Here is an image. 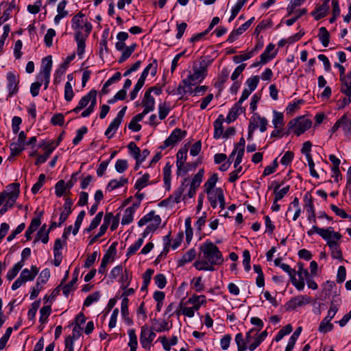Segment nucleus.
Returning a JSON list of instances; mask_svg holds the SVG:
<instances>
[{
	"mask_svg": "<svg viewBox=\"0 0 351 351\" xmlns=\"http://www.w3.org/2000/svg\"><path fill=\"white\" fill-rule=\"evenodd\" d=\"M23 267V265L22 262H18L16 263L13 267L8 271L6 275L7 279L10 281L13 280Z\"/></svg>",
	"mask_w": 351,
	"mask_h": 351,
	"instance_id": "nucleus-50",
	"label": "nucleus"
},
{
	"mask_svg": "<svg viewBox=\"0 0 351 351\" xmlns=\"http://www.w3.org/2000/svg\"><path fill=\"white\" fill-rule=\"evenodd\" d=\"M145 237H143V234L142 235V237L141 238H139L136 242L135 243H134L133 245H130L129 247V248L128 249V252H127V254H126V256H130L132 255H133L134 254L136 253V252L141 247V246L142 245L143 243V241H144V239Z\"/></svg>",
	"mask_w": 351,
	"mask_h": 351,
	"instance_id": "nucleus-54",
	"label": "nucleus"
},
{
	"mask_svg": "<svg viewBox=\"0 0 351 351\" xmlns=\"http://www.w3.org/2000/svg\"><path fill=\"white\" fill-rule=\"evenodd\" d=\"M66 69V63H62L55 71L53 84L56 86H58L64 80Z\"/></svg>",
	"mask_w": 351,
	"mask_h": 351,
	"instance_id": "nucleus-27",
	"label": "nucleus"
},
{
	"mask_svg": "<svg viewBox=\"0 0 351 351\" xmlns=\"http://www.w3.org/2000/svg\"><path fill=\"white\" fill-rule=\"evenodd\" d=\"M115 169L118 173H123L128 168V162L125 159H119L115 163Z\"/></svg>",
	"mask_w": 351,
	"mask_h": 351,
	"instance_id": "nucleus-64",
	"label": "nucleus"
},
{
	"mask_svg": "<svg viewBox=\"0 0 351 351\" xmlns=\"http://www.w3.org/2000/svg\"><path fill=\"white\" fill-rule=\"evenodd\" d=\"M96 99L97 91L93 89L86 95L82 97L77 106L73 109V111L75 112L80 111L82 109L87 106L89 103L90 104L89 106H95Z\"/></svg>",
	"mask_w": 351,
	"mask_h": 351,
	"instance_id": "nucleus-10",
	"label": "nucleus"
},
{
	"mask_svg": "<svg viewBox=\"0 0 351 351\" xmlns=\"http://www.w3.org/2000/svg\"><path fill=\"white\" fill-rule=\"evenodd\" d=\"M312 125L311 119L305 116H300L291 119L287 125L288 131L293 132L298 136L304 133Z\"/></svg>",
	"mask_w": 351,
	"mask_h": 351,
	"instance_id": "nucleus-7",
	"label": "nucleus"
},
{
	"mask_svg": "<svg viewBox=\"0 0 351 351\" xmlns=\"http://www.w3.org/2000/svg\"><path fill=\"white\" fill-rule=\"evenodd\" d=\"M304 208L309 213H315L313 202L311 195L306 193L304 197Z\"/></svg>",
	"mask_w": 351,
	"mask_h": 351,
	"instance_id": "nucleus-57",
	"label": "nucleus"
},
{
	"mask_svg": "<svg viewBox=\"0 0 351 351\" xmlns=\"http://www.w3.org/2000/svg\"><path fill=\"white\" fill-rule=\"evenodd\" d=\"M235 342L237 345L238 351H245L248 349L246 337H244L242 333H238L236 335Z\"/></svg>",
	"mask_w": 351,
	"mask_h": 351,
	"instance_id": "nucleus-40",
	"label": "nucleus"
},
{
	"mask_svg": "<svg viewBox=\"0 0 351 351\" xmlns=\"http://www.w3.org/2000/svg\"><path fill=\"white\" fill-rule=\"evenodd\" d=\"M280 184H277L274 189L275 194V202L282 199L289 191V186H287L278 191Z\"/></svg>",
	"mask_w": 351,
	"mask_h": 351,
	"instance_id": "nucleus-48",
	"label": "nucleus"
},
{
	"mask_svg": "<svg viewBox=\"0 0 351 351\" xmlns=\"http://www.w3.org/2000/svg\"><path fill=\"white\" fill-rule=\"evenodd\" d=\"M250 27L248 24L246 23L241 25L238 29L233 30L231 34L229 35L227 41L229 43H232L234 41L237 37L242 34L245 31H246Z\"/></svg>",
	"mask_w": 351,
	"mask_h": 351,
	"instance_id": "nucleus-34",
	"label": "nucleus"
},
{
	"mask_svg": "<svg viewBox=\"0 0 351 351\" xmlns=\"http://www.w3.org/2000/svg\"><path fill=\"white\" fill-rule=\"evenodd\" d=\"M103 217V212H99L95 218L91 221L90 224L89 225L88 228H86L87 232H91L94 229H95L99 224L100 223L101 219Z\"/></svg>",
	"mask_w": 351,
	"mask_h": 351,
	"instance_id": "nucleus-59",
	"label": "nucleus"
},
{
	"mask_svg": "<svg viewBox=\"0 0 351 351\" xmlns=\"http://www.w3.org/2000/svg\"><path fill=\"white\" fill-rule=\"evenodd\" d=\"M318 37L322 45L325 47H328L330 42V34L325 27L319 29Z\"/></svg>",
	"mask_w": 351,
	"mask_h": 351,
	"instance_id": "nucleus-38",
	"label": "nucleus"
},
{
	"mask_svg": "<svg viewBox=\"0 0 351 351\" xmlns=\"http://www.w3.org/2000/svg\"><path fill=\"white\" fill-rule=\"evenodd\" d=\"M186 181V179L184 180V182H183L181 184V186L173 193V195H170L169 198L163 202L162 203L168 201L172 203H179L181 201V197L182 195V193L184 191V186H185V182Z\"/></svg>",
	"mask_w": 351,
	"mask_h": 351,
	"instance_id": "nucleus-26",
	"label": "nucleus"
},
{
	"mask_svg": "<svg viewBox=\"0 0 351 351\" xmlns=\"http://www.w3.org/2000/svg\"><path fill=\"white\" fill-rule=\"evenodd\" d=\"M128 148L129 149L130 154L134 158V159H138V157H140V152L141 149L134 142H130L128 145Z\"/></svg>",
	"mask_w": 351,
	"mask_h": 351,
	"instance_id": "nucleus-60",
	"label": "nucleus"
},
{
	"mask_svg": "<svg viewBox=\"0 0 351 351\" xmlns=\"http://www.w3.org/2000/svg\"><path fill=\"white\" fill-rule=\"evenodd\" d=\"M332 227H328L327 228H321L314 225L311 229L307 231L308 236H312L313 234H318L322 239H327L328 234L332 231Z\"/></svg>",
	"mask_w": 351,
	"mask_h": 351,
	"instance_id": "nucleus-24",
	"label": "nucleus"
},
{
	"mask_svg": "<svg viewBox=\"0 0 351 351\" xmlns=\"http://www.w3.org/2000/svg\"><path fill=\"white\" fill-rule=\"evenodd\" d=\"M128 335L130 337V341L128 343V346L130 348V351H136L138 341L135 330L134 329L129 330Z\"/></svg>",
	"mask_w": 351,
	"mask_h": 351,
	"instance_id": "nucleus-51",
	"label": "nucleus"
},
{
	"mask_svg": "<svg viewBox=\"0 0 351 351\" xmlns=\"http://www.w3.org/2000/svg\"><path fill=\"white\" fill-rule=\"evenodd\" d=\"M205 192L207 193L210 206L213 208H216L217 206V200L219 199V189H213L212 191H206Z\"/></svg>",
	"mask_w": 351,
	"mask_h": 351,
	"instance_id": "nucleus-39",
	"label": "nucleus"
},
{
	"mask_svg": "<svg viewBox=\"0 0 351 351\" xmlns=\"http://www.w3.org/2000/svg\"><path fill=\"white\" fill-rule=\"evenodd\" d=\"M218 181L217 173H214L204 184V191H212Z\"/></svg>",
	"mask_w": 351,
	"mask_h": 351,
	"instance_id": "nucleus-58",
	"label": "nucleus"
},
{
	"mask_svg": "<svg viewBox=\"0 0 351 351\" xmlns=\"http://www.w3.org/2000/svg\"><path fill=\"white\" fill-rule=\"evenodd\" d=\"M272 123L275 128H281L284 125V116L282 113L274 111Z\"/></svg>",
	"mask_w": 351,
	"mask_h": 351,
	"instance_id": "nucleus-55",
	"label": "nucleus"
},
{
	"mask_svg": "<svg viewBox=\"0 0 351 351\" xmlns=\"http://www.w3.org/2000/svg\"><path fill=\"white\" fill-rule=\"evenodd\" d=\"M153 330L158 332L163 331H169L172 328V324L169 323L165 320H159L156 318L152 319Z\"/></svg>",
	"mask_w": 351,
	"mask_h": 351,
	"instance_id": "nucleus-20",
	"label": "nucleus"
},
{
	"mask_svg": "<svg viewBox=\"0 0 351 351\" xmlns=\"http://www.w3.org/2000/svg\"><path fill=\"white\" fill-rule=\"evenodd\" d=\"M71 27L75 31V37L88 36L92 31V24L84 14L80 12L71 19Z\"/></svg>",
	"mask_w": 351,
	"mask_h": 351,
	"instance_id": "nucleus-4",
	"label": "nucleus"
},
{
	"mask_svg": "<svg viewBox=\"0 0 351 351\" xmlns=\"http://www.w3.org/2000/svg\"><path fill=\"white\" fill-rule=\"evenodd\" d=\"M150 330L148 328V327L145 325L141 327V335H140V341L142 345V346L144 348H147V336L149 333Z\"/></svg>",
	"mask_w": 351,
	"mask_h": 351,
	"instance_id": "nucleus-62",
	"label": "nucleus"
},
{
	"mask_svg": "<svg viewBox=\"0 0 351 351\" xmlns=\"http://www.w3.org/2000/svg\"><path fill=\"white\" fill-rule=\"evenodd\" d=\"M128 179L121 177L119 180H111L106 187V189L109 191H112L116 189L123 186L125 184H128Z\"/></svg>",
	"mask_w": 351,
	"mask_h": 351,
	"instance_id": "nucleus-32",
	"label": "nucleus"
},
{
	"mask_svg": "<svg viewBox=\"0 0 351 351\" xmlns=\"http://www.w3.org/2000/svg\"><path fill=\"white\" fill-rule=\"evenodd\" d=\"M77 278H78V271L75 270L73 274L72 280L68 284L65 285L62 288L63 293L66 296H67L70 293V292L74 289L73 288V287L74 284L76 283V282L77 280Z\"/></svg>",
	"mask_w": 351,
	"mask_h": 351,
	"instance_id": "nucleus-45",
	"label": "nucleus"
},
{
	"mask_svg": "<svg viewBox=\"0 0 351 351\" xmlns=\"http://www.w3.org/2000/svg\"><path fill=\"white\" fill-rule=\"evenodd\" d=\"M206 302V298L204 295H193L189 298L186 302V304H192L193 309L196 311L199 310L200 306Z\"/></svg>",
	"mask_w": 351,
	"mask_h": 351,
	"instance_id": "nucleus-31",
	"label": "nucleus"
},
{
	"mask_svg": "<svg viewBox=\"0 0 351 351\" xmlns=\"http://www.w3.org/2000/svg\"><path fill=\"white\" fill-rule=\"evenodd\" d=\"M50 277V271L48 268L44 269L40 273L37 279L36 283L40 285L45 284Z\"/></svg>",
	"mask_w": 351,
	"mask_h": 351,
	"instance_id": "nucleus-63",
	"label": "nucleus"
},
{
	"mask_svg": "<svg viewBox=\"0 0 351 351\" xmlns=\"http://www.w3.org/2000/svg\"><path fill=\"white\" fill-rule=\"evenodd\" d=\"M52 64L51 56H47L42 60L40 72L36 76V81L32 84L30 88H40L43 85L44 88L48 87Z\"/></svg>",
	"mask_w": 351,
	"mask_h": 351,
	"instance_id": "nucleus-3",
	"label": "nucleus"
},
{
	"mask_svg": "<svg viewBox=\"0 0 351 351\" xmlns=\"http://www.w3.org/2000/svg\"><path fill=\"white\" fill-rule=\"evenodd\" d=\"M73 205V202L70 198L65 199V203L64 204V210L62 212L59 219L58 226H60L68 218L69 215L71 213V206Z\"/></svg>",
	"mask_w": 351,
	"mask_h": 351,
	"instance_id": "nucleus-21",
	"label": "nucleus"
},
{
	"mask_svg": "<svg viewBox=\"0 0 351 351\" xmlns=\"http://www.w3.org/2000/svg\"><path fill=\"white\" fill-rule=\"evenodd\" d=\"M329 10V5L327 1H324L323 3L316 8L312 12L313 16L315 20H319L324 17Z\"/></svg>",
	"mask_w": 351,
	"mask_h": 351,
	"instance_id": "nucleus-23",
	"label": "nucleus"
},
{
	"mask_svg": "<svg viewBox=\"0 0 351 351\" xmlns=\"http://www.w3.org/2000/svg\"><path fill=\"white\" fill-rule=\"evenodd\" d=\"M219 23V18L218 16H215L213 19L211 23H210L208 27L203 32L197 34L194 36H193L190 38L191 43H195L197 41L200 40L202 38H203L206 35H207L212 29L213 28L217 25Z\"/></svg>",
	"mask_w": 351,
	"mask_h": 351,
	"instance_id": "nucleus-19",
	"label": "nucleus"
},
{
	"mask_svg": "<svg viewBox=\"0 0 351 351\" xmlns=\"http://www.w3.org/2000/svg\"><path fill=\"white\" fill-rule=\"evenodd\" d=\"M112 249L114 250V247H113V245H111L109 247L108 251L104 254V257L102 258L100 267L98 269V272L99 274H104L105 273L107 265L110 262V256H111L110 253V250H112Z\"/></svg>",
	"mask_w": 351,
	"mask_h": 351,
	"instance_id": "nucleus-46",
	"label": "nucleus"
},
{
	"mask_svg": "<svg viewBox=\"0 0 351 351\" xmlns=\"http://www.w3.org/2000/svg\"><path fill=\"white\" fill-rule=\"evenodd\" d=\"M311 302V299L309 296L306 295H300L291 298L287 304V310H294L297 307L304 306L309 304Z\"/></svg>",
	"mask_w": 351,
	"mask_h": 351,
	"instance_id": "nucleus-12",
	"label": "nucleus"
},
{
	"mask_svg": "<svg viewBox=\"0 0 351 351\" xmlns=\"http://www.w3.org/2000/svg\"><path fill=\"white\" fill-rule=\"evenodd\" d=\"M40 219L38 217L32 219L30 225L25 232V237L27 240L31 239V234L34 233L40 225Z\"/></svg>",
	"mask_w": 351,
	"mask_h": 351,
	"instance_id": "nucleus-36",
	"label": "nucleus"
},
{
	"mask_svg": "<svg viewBox=\"0 0 351 351\" xmlns=\"http://www.w3.org/2000/svg\"><path fill=\"white\" fill-rule=\"evenodd\" d=\"M188 149L185 146L180 149L176 154L177 174L185 175L188 171H191L197 167V163H186Z\"/></svg>",
	"mask_w": 351,
	"mask_h": 351,
	"instance_id": "nucleus-6",
	"label": "nucleus"
},
{
	"mask_svg": "<svg viewBox=\"0 0 351 351\" xmlns=\"http://www.w3.org/2000/svg\"><path fill=\"white\" fill-rule=\"evenodd\" d=\"M142 103L144 106V110H147L148 112L154 110L155 101L154 98L151 96L150 90L145 92Z\"/></svg>",
	"mask_w": 351,
	"mask_h": 351,
	"instance_id": "nucleus-28",
	"label": "nucleus"
},
{
	"mask_svg": "<svg viewBox=\"0 0 351 351\" xmlns=\"http://www.w3.org/2000/svg\"><path fill=\"white\" fill-rule=\"evenodd\" d=\"M245 139L242 137L240 138L239 143L237 144V147L233 150L232 154L230 155V157L234 155L236 152H237V155L234 161V168H237V166H239L241 161L242 158L245 152Z\"/></svg>",
	"mask_w": 351,
	"mask_h": 351,
	"instance_id": "nucleus-16",
	"label": "nucleus"
},
{
	"mask_svg": "<svg viewBox=\"0 0 351 351\" xmlns=\"http://www.w3.org/2000/svg\"><path fill=\"white\" fill-rule=\"evenodd\" d=\"M2 193H5V198H12V195L16 194V199L20 193V184L19 183H12L6 186V190Z\"/></svg>",
	"mask_w": 351,
	"mask_h": 351,
	"instance_id": "nucleus-25",
	"label": "nucleus"
},
{
	"mask_svg": "<svg viewBox=\"0 0 351 351\" xmlns=\"http://www.w3.org/2000/svg\"><path fill=\"white\" fill-rule=\"evenodd\" d=\"M66 186L64 180H59L55 185V193L57 197H60L66 194Z\"/></svg>",
	"mask_w": 351,
	"mask_h": 351,
	"instance_id": "nucleus-47",
	"label": "nucleus"
},
{
	"mask_svg": "<svg viewBox=\"0 0 351 351\" xmlns=\"http://www.w3.org/2000/svg\"><path fill=\"white\" fill-rule=\"evenodd\" d=\"M186 134V132L185 130L179 128L175 129L170 136L164 141L163 145H161L160 148L164 149L169 146L173 145L183 138Z\"/></svg>",
	"mask_w": 351,
	"mask_h": 351,
	"instance_id": "nucleus-11",
	"label": "nucleus"
},
{
	"mask_svg": "<svg viewBox=\"0 0 351 351\" xmlns=\"http://www.w3.org/2000/svg\"><path fill=\"white\" fill-rule=\"evenodd\" d=\"M341 237V234L338 232H334L333 228H332V231L328 234L327 239H324L326 241L331 252L340 249L338 241Z\"/></svg>",
	"mask_w": 351,
	"mask_h": 351,
	"instance_id": "nucleus-15",
	"label": "nucleus"
},
{
	"mask_svg": "<svg viewBox=\"0 0 351 351\" xmlns=\"http://www.w3.org/2000/svg\"><path fill=\"white\" fill-rule=\"evenodd\" d=\"M121 121H119L116 119H114L109 125L108 128L106 130L105 135L108 136V138H112L114 133L118 129L121 124Z\"/></svg>",
	"mask_w": 351,
	"mask_h": 351,
	"instance_id": "nucleus-52",
	"label": "nucleus"
},
{
	"mask_svg": "<svg viewBox=\"0 0 351 351\" xmlns=\"http://www.w3.org/2000/svg\"><path fill=\"white\" fill-rule=\"evenodd\" d=\"M337 311L338 306L332 301L330 303L327 316L324 317L319 324L318 330L320 332L325 334L333 329V324L330 323V321L335 317Z\"/></svg>",
	"mask_w": 351,
	"mask_h": 351,
	"instance_id": "nucleus-8",
	"label": "nucleus"
},
{
	"mask_svg": "<svg viewBox=\"0 0 351 351\" xmlns=\"http://www.w3.org/2000/svg\"><path fill=\"white\" fill-rule=\"evenodd\" d=\"M161 221L160 217L158 215H156L154 210H152L143 216L138 221V226H143L147 223H149L143 233V237H146L149 234L156 230L159 228Z\"/></svg>",
	"mask_w": 351,
	"mask_h": 351,
	"instance_id": "nucleus-5",
	"label": "nucleus"
},
{
	"mask_svg": "<svg viewBox=\"0 0 351 351\" xmlns=\"http://www.w3.org/2000/svg\"><path fill=\"white\" fill-rule=\"evenodd\" d=\"M243 112V109L238 104L235 105L229 112L228 116L226 117V121L228 123H230L237 118L239 114Z\"/></svg>",
	"mask_w": 351,
	"mask_h": 351,
	"instance_id": "nucleus-37",
	"label": "nucleus"
},
{
	"mask_svg": "<svg viewBox=\"0 0 351 351\" xmlns=\"http://www.w3.org/2000/svg\"><path fill=\"white\" fill-rule=\"evenodd\" d=\"M203 176H204V170L203 169L199 170V171L193 178V180L191 182V186H192L193 188L197 189L202 181Z\"/></svg>",
	"mask_w": 351,
	"mask_h": 351,
	"instance_id": "nucleus-61",
	"label": "nucleus"
},
{
	"mask_svg": "<svg viewBox=\"0 0 351 351\" xmlns=\"http://www.w3.org/2000/svg\"><path fill=\"white\" fill-rule=\"evenodd\" d=\"M88 36L75 37V40L77 44V53L78 56H82L85 50L86 43L85 41Z\"/></svg>",
	"mask_w": 351,
	"mask_h": 351,
	"instance_id": "nucleus-56",
	"label": "nucleus"
},
{
	"mask_svg": "<svg viewBox=\"0 0 351 351\" xmlns=\"http://www.w3.org/2000/svg\"><path fill=\"white\" fill-rule=\"evenodd\" d=\"M134 213V207H128L123 213V216L121 219V224L126 225L130 223L133 221V217Z\"/></svg>",
	"mask_w": 351,
	"mask_h": 351,
	"instance_id": "nucleus-42",
	"label": "nucleus"
},
{
	"mask_svg": "<svg viewBox=\"0 0 351 351\" xmlns=\"http://www.w3.org/2000/svg\"><path fill=\"white\" fill-rule=\"evenodd\" d=\"M341 237V234L338 232H334L333 228H332V231L328 234L327 239H324L326 241L331 252L340 249L338 241Z\"/></svg>",
	"mask_w": 351,
	"mask_h": 351,
	"instance_id": "nucleus-14",
	"label": "nucleus"
},
{
	"mask_svg": "<svg viewBox=\"0 0 351 351\" xmlns=\"http://www.w3.org/2000/svg\"><path fill=\"white\" fill-rule=\"evenodd\" d=\"M275 45L269 43L265 49L264 52L260 56L262 63H267L273 58L277 54V51H274Z\"/></svg>",
	"mask_w": 351,
	"mask_h": 351,
	"instance_id": "nucleus-18",
	"label": "nucleus"
},
{
	"mask_svg": "<svg viewBox=\"0 0 351 351\" xmlns=\"http://www.w3.org/2000/svg\"><path fill=\"white\" fill-rule=\"evenodd\" d=\"M219 263V250L216 244L206 240L199 247L197 259L193 265L197 270L213 271Z\"/></svg>",
	"mask_w": 351,
	"mask_h": 351,
	"instance_id": "nucleus-1",
	"label": "nucleus"
},
{
	"mask_svg": "<svg viewBox=\"0 0 351 351\" xmlns=\"http://www.w3.org/2000/svg\"><path fill=\"white\" fill-rule=\"evenodd\" d=\"M150 176L149 173H145L142 177L139 178L135 184L134 189L138 191L147 186L149 184Z\"/></svg>",
	"mask_w": 351,
	"mask_h": 351,
	"instance_id": "nucleus-43",
	"label": "nucleus"
},
{
	"mask_svg": "<svg viewBox=\"0 0 351 351\" xmlns=\"http://www.w3.org/2000/svg\"><path fill=\"white\" fill-rule=\"evenodd\" d=\"M128 298H123L121 301V315L124 318L126 323L129 325L132 324V319L129 317V311H128Z\"/></svg>",
	"mask_w": 351,
	"mask_h": 351,
	"instance_id": "nucleus-33",
	"label": "nucleus"
},
{
	"mask_svg": "<svg viewBox=\"0 0 351 351\" xmlns=\"http://www.w3.org/2000/svg\"><path fill=\"white\" fill-rule=\"evenodd\" d=\"M50 229L46 230V224L42 226L36 234V239L34 243L41 240L43 243H47L49 241V234Z\"/></svg>",
	"mask_w": 351,
	"mask_h": 351,
	"instance_id": "nucleus-30",
	"label": "nucleus"
},
{
	"mask_svg": "<svg viewBox=\"0 0 351 351\" xmlns=\"http://www.w3.org/2000/svg\"><path fill=\"white\" fill-rule=\"evenodd\" d=\"M204 90L205 89H194V90L193 89H167V92L169 95L179 96L178 98L182 99L184 94L189 93L190 95H192L193 93H199Z\"/></svg>",
	"mask_w": 351,
	"mask_h": 351,
	"instance_id": "nucleus-29",
	"label": "nucleus"
},
{
	"mask_svg": "<svg viewBox=\"0 0 351 351\" xmlns=\"http://www.w3.org/2000/svg\"><path fill=\"white\" fill-rule=\"evenodd\" d=\"M304 103V101L303 99H298L293 103H290L286 108L287 114L292 115L296 110L300 108V105L303 104Z\"/></svg>",
	"mask_w": 351,
	"mask_h": 351,
	"instance_id": "nucleus-53",
	"label": "nucleus"
},
{
	"mask_svg": "<svg viewBox=\"0 0 351 351\" xmlns=\"http://www.w3.org/2000/svg\"><path fill=\"white\" fill-rule=\"evenodd\" d=\"M197 256V252L195 249H190L186 252L179 261V265H184V264L192 261Z\"/></svg>",
	"mask_w": 351,
	"mask_h": 351,
	"instance_id": "nucleus-41",
	"label": "nucleus"
},
{
	"mask_svg": "<svg viewBox=\"0 0 351 351\" xmlns=\"http://www.w3.org/2000/svg\"><path fill=\"white\" fill-rule=\"evenodd\" d=\"M218 52L215 51L213 57L208 55L204 56L193 66V71H189L186 77L183 79V82L188 86H197L207 75L208 66L211 64L215 58L217 57Z\"/></svg>",
	"mask_w": 351,
	"mask_h": 351,
	"instance_id": "nucleus-2",
	"label": "nucleus"
},
{
	"mask_svg": "<svg viewBox=\"0 0 351 351\" xmlns=\"http://www.w3.org/2000/svg\"><path fill=\"white\" fill-rule=\"evenodd\" d=\"M136 43H133L130 46H128L122 50L121 56L118 60L119 63H122L128 59L136 49Z\"/></svg>",
	"mask_w": 351,
	"mask_h": 351,
	"instance_id": "nucleus-35",
	"label": "nucleus"
},
{
	"mask_svg": "<svg viewBox=\"0 0 351 351\" xmlns=\"http://www.w3.org/2000/svg\"><path fill=\"white\" fill-rule=\"evenodd\" d=\"M258 332L259 330L253 328L245 334L248 349L250 351H254L261 344L258 338Z\"/></svg>",
	"mask_w": 351,
	"mask_h": 351,
	"instance_id": "nucleus-13",
	"label": "nucleus"
},
{
	"mask_svg": "<svg viewBox=\"0 0 351 351\" xmlns=\"http://www.w3.org/2000/svg\"><path fill=\"white\" fill-rule=\"evenodd\" d=\"M348 119L346 115L342 116L338 119L334 125L332 127L331 130L332 132H336L340 127H342L344 130H348L350 128L348 127Z\"/></svg>",
	"mask_w": 351,
	"mask_h": 351,
	"instance_id": "nucleus-44",
	"label": "nucleus"
},
{
	"mask_svg": "<svg viewBox=\"0 0 351 351\" xmlns=\"http://www.w3.org/2000/svg\"><path fill=\"white\" fill-rule=\"evenodd\" d=\"M158 62L156 60H153L143 70L141 75L138 80L137 83L134 88H142L145 84V81L148 74L150 73L152 77L155 76L157 73Z\"/></svg>",
	"mask_w": 351,
	"mask_h": 351,
	"instance_id": "nucleus-9",
	"label": "nucleus"
},
{
	"mask_svg": "<svg viewBox=\"0 0 351 351\" xmlns=\"http://www.w3.org/2000/svg\"><path fill=\"white\" fill-rule=\"evenodd\" d=\"M38 271L39 269L36 265H32L30 269H24L20 275L26 282L32 281L37 276Z\"/></svg>",
	"mask_w": 351,
	"mask_h": 351,
	"instance_id": "nucleus-22",
	"label": "nucleus"
},
{
	"mask_svg": "<svg viewBox=\"0 0 351 351\" xmlns=\"http://www.w3.org/2000/svg\"><path fill=\"white\" fill-rule=\"evenodd\" d=\"M58 146V143H54L53 141L50 142L49 143L47 144L44 146V150L45 151V153H44L43 155L39 156L35 162L36 165H39L40 164L44 163L46 162V160L49 157L50 154L52 153V152L55 149V148Z\"/></svg>",
	"mask_w": 351,
	"mask_h": 351,
	"instance_id": "nucleus-17",
	"label": "nucleus"
},
{
	"mask_svg": "<svg viewBox=\"0 0 351 351\" xmlns=\"http://www.w3.org/2000/svg\"><path fill=\"white\" fill-rule=\"evenodd\" d=\"M7 80H8V88H16L19 82V75L15 74L13 72H8L7 73Z\"/></svg>",
	"mask_w": 351,
	"mask_h": 351,
	"instance_id": "nucleus-49",
	"label": "nucleus"
}]
</instances>
